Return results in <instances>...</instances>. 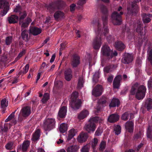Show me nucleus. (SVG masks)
<instances>
[{"mask_svg": "<svg viewBox=\"0 0 152 152\" xmlns=\"http://www.w3.org/2000/svg\"><path fill=\"white\" fill-rule=\"evenodd\" d=\"M108 32V29L106 27H104L102 30L100 25L98 24V29L95 31L97 36L93 42V46L94 49H98L99 48L102 44L101 39L102 38L103 36L104 37H106Z\"/></svg>", "mask_w": 152, "mask_h": 152, "instance_id": "obj_1", "label": "nucleus"}, {"mask_svg": "<svg viewBox=\"0 0 152 152\" xmlns=\"http://www.w3.org/2000/svg\"><path fill=\"white\" fill-rule=\"evenodd\" d=\"M146 88L143 85L135 84L131 90L132 94H135L136 98L139 100L142 99L145 97Z\"/></svg>", "mask_w": 152, "mask_h": 152, "instance_id": "obj_2", "label": "nucleus"}, {"mask_svg": "<svg viewBox=\"0 0 152 152\" xmlns=\"http://www.w3.org/2000/svg\"><path fill=\"white\" fill-rule=\"evenodd\" d=\"M99 121V123H102L103 119H99V117H95L91 118L84 126V129L88 132H93L96 128L95 124Z\"/></svg>", "mask_w": 152, "mask_h": 152, "instance_id": "obj_3", "label": "nucleus"}, {"mask_svg": "<svg viewBox=\"0 0 152 152\" xmlns=\"http://www.w3.org/2000/svg\"><path fill=\"white\" fill-rule=\"evenodd\" d=\"M78 93L73 92L71 94L70 99V106L73 110H77L79 108L82 103L80 100L77 99Z\"/></svg>", "mask_w": 152, "mask_h": 152, "instance_id": "obj_4", "label": "nucleus"}, {"mask_svg": "<svg viewBox=\"0 0 152 152\" xmlns=\"http://www.w3.org/2000/svg\"><path fill=\"white\" fill-rule=\"evenodd\" d=\"M122 7L120 6L118 9V12H120L119 13L115 12L112 14L111 17L112 22L115 25H119L121 24L122 21L121 19V15L123 14L122 11Z\"/></svg>", "mask_w": 152, "mask_h": 152, "instance_id": "obj_5", "label": "nucleus"}, {"mask_svg": "<svg viewBox=\"0 0 152 152\" xmlns=\"http://www.w3.org/2000/svg\"><path fill=\"white\" fill-rule=\"evenodd\" d=\"M117 53L115 50H111L109 47L107 45L103 46L102 48L101 54L103 56H108L111 58L117 55Z\"/></svg>", "mask_w": 152, "mask_h": 152, "instance_id": "obj_6", "label": "nucleus"}, {"mask_svg": "<svg viewBox=\"0 0 152 152\" xmlns=\"http://www.w3.org/2000/svg\"><path fill=\"white\" fill-rule=\"evenodd\" d=\"M55 124L56 121L54 118H48L44 122V129L46 131H49L54 128Z\"/></svg>", "mask_w": 152, "mask_h": 152, "instance_id": "obj_7", "label": "nucleus"}, {"mask_svg": "<svg viewBox=\"0 0 152 152\" xmlns=\"http://www.w3.org/2000/svg\"><path fill=\"white\" fill-rule=\"evenodd\" d=\"M0 8L3 9L2 15L4 16L9 9V3L5 0H0Z\"/></svg>", "mask_w": 152, "mask_h": 152, "instance_id": "obj_8", "label": "nucleus"}, {"mask_svg": "<svg viewBox=\"0 0 152 152\" xmlns=\"http://www.w3.org/2000/svg\"><path fill=\"white\" fill-rule=\"evenodd\" d=\"M127 9L128 13L134 15L138 11L139 8L136 2H132L131 4L128 5Z\"/></svg>", "mask_w": 152, "mask_h": 152, "instance_id": "obj_9", "label": "nucleus"}, {"mask_svg": "<svg viewBox=\"0 0 152 152\" xmlns=\"http://www.w3.org/2000/svg\"><path fill=\"white\" fill-rule=\"evenodd\" d=\"M133 60V56L132 54L126 53L122 59V62L125 64H128L132 62Z\"/></svg>", "mask_w": 152, "mask_h": 152, "instance_id": "obj_10", "label": "nucleus"}, {"mask_svg": "<svg viewBox=\"0 0 152 152\" xmlns=\"http://www.w3.org/2000/svg\"><path fill=\"white\" fill-rule=\"evenodd\" d=\"M31 113V108L29 106L23 107L21 110L20 114L23 117H27Z\"/></svg>", "mask_w": 152, "mask_h": 152, "instance_id": "obj_11", "label": "nucleus"}, {"mask_svg": "<svg viewBox=\"0 0 152 152\" xmlns=\"http://www.w3.org/2000/svg\"><path fill=\"white\" fill-rule=\"evenodd\" d=\"M102 91V88L101 86L98 85L93 89L92 91V94L96 96L101 95Z\"/></svg>", "mask_w": 152, "mask_h": 152, "instance_id": "obj_12", "label": "nucleus"}, {"mask_svg": "<svg viewBox=\"0 0 152 152\" xmlns=\"http://www.w3.org/2000/svg\"><path fill=\"white\" fill-rule=\"evenodd\" d=\"M88 137V134L87 133L82 132L78 136L77 140L79 142L83 143L86 140Z\"/></svg>", "mask_w": 152, "mask_h": 152, "instance_id": "obj_13", "label": "nucleus"}, {"mask_svg": "<svg viewBox=\"0 0 152 152\" xmlns=\"http://www.w3.org/2000/svg\"><path fill=\"white\" fill-rule=\"evenodd\" d=\"M122 79L121 75L117 76L115 78L113 82V86L114 88H118L120 86V83Z\"/></svg>", "mask_w": 152, "mask_h": 152, "instance_id": "obj_14", "label": "nucleus"}, {"mask_svg": "<svg viewBox=\"0 0 152 152\" xmlns=\"http://www.w3.org/2000/svg\"><path fill=\"white\" fill-rule=\"evenodd\" d=\"M64 77L65 79L67 81H70L72 77V75L71 70L68 69L65 70L64 72Z\"/></svg>", "mask_w": 152, "mask_h": 152, "instance_id": "obj_15", "label": "nucleus"}, {"mask_svg": "<svg viewBox=\"0 0 152 152\" xmlns=\"http://www.w3.org/2000/svg\"><path fill=\"white\" fill-rule=\"evenodd\" d=\"M125 127L126 130L129 132H132L134 128L133 123L132 121H127L125 125Z\"/></svg>", "mask_w": 152, "mask_h": 152, "instance_id": "obj_16", "label": "nucleus"}, {"mask_svg": "<svg viewBox=\"0 0 152 152\" xmlns=\"http://www.w3.org/2000/svg\"><path fill=\"white\" fill-rule=\"evenodd\" d=\"M31 21V20L29 18H27L26 21L22 20L20 23V21H19V24L21 25L22 30V31L24 28L27 27L29 23Z\"/></svg>", "mask_w": 152, "mask_h": 152, "instance_id": "obj_17", "label": "nucleus"}, {"mask_svg": "<svg viewBox=\"0 0 152 152\" xmlns=\"http://www.w3.org/2000/svg\"><path fill=\"white\" fill-rule=\"evenodd\" d=\"M77 133L76 130L72 129L68 131V136L67 137V140L69 141L72 139Z\"/></svg>", "mask_w": 152, "mask_h": 152, "instance_id": "obj_18", "label": "nucleus"}, {"mask_svg": "<svg viewBox=\"0 0 152 152\" xmlns=\"http://www.w3.org/2000/svg\"><path fill=\"white\" fill-rule=\"evenodd\" d=\"M66 112V107L65 106L61 107L60 108L58 113V116L61 118H63L65 116Z\"/></svg>", "mask_w": 152, "mask_h": 152, "instance_id": "obj_19", "label": "nucleus"}, {"mask_svg": "<svg viewBox=\"0 0 152 152\" xmlns=\"http://www.w3.org/2000/svg\"><path fill=\"white\" fill-rule=\"evenodd\" d=\"M80 63L79 57L77 55L74 56L72 61V65L74 67L77 66Z\"/></svg>", "mask_w": 152, "mask_h": 152, "instance_id": "obj_20", "label": "nucleus"}, {"mask_svg": "<svg viewBox=\"0 0 152 152\" xmlns=\"http://www.w3.org/2000/svg\"><path fill=\"white\" fill-rule=\"evenodd\" d=\"M8 104V102L5 99H2L1 102V105L2 108L3 113L5 112L6 107H7Z\"/></svg>", "mask_w": 152, "mask_h": 152, "instance_id": "obj_21", "label": "nucleus"}, {"mask_svg": "<svg viewBox=\"0 0 152 152\" xmlns=\"http://www.w3.org/2000/svg\"><path fill=\"white\" fill-rule=\"evenodd\" d=\"M119 118V115L116 114L110 115L108 117V121L111 123H113L117 121Z\"/></svg>", "mask_w": 152, "mask_h": 152, "instance_id": "obj_22", "label": "nucleus"}, {"mask_svg": "<svg viewBox=\"0 0 152 152\" xmlns=\"http://www.w3.org/2000/svg\"><path fill=\"white\" fill-rule=\"evenodd\" d=\"M30 33L34 35H37L40 34L41 30L38 28L32 27L29 30Z\"/></svg>", "mask_w": 152, "mask_h": 152, "instance_id": "obj_23", "label": "nucleus"}, {"mask_svg": "<svg viewBox=\"0 0 152 152\" xmlns=\"http://www.w3.org/2000/svg\"><path fill=\"white\" fill-rule=\"evenodd\" d=\"M89 114L88 111L86 110H83L78 115V118L80 120L86 118Z\"/></svg>", "mask_w": 152, "mask_h": 152, "instance_id": "obj_24", "label": "nucleus"}, {"mask_svg": "<svg viewBox=\"0 0 152 152\" xmlns=\"http://www.w3.org/2000/svg\"><path fill=\"white\" fill-rule=\"evenodd\" d=\"M142 16V20L144 23H148L150 22L151 20L150 18L152 17V15L150 14H144Z\"/></svg>", "mask_w": 152, "mask_h": 152, "instance_id": "obj_25", "label": "nucleus"}, {"mask_svg": "<svg viewBox=\"0 0 152 152\" xmlns=\"http://www.w3.org/2000/svg\"><path fill=\"white\" fill-rule=\"evenodd\" d=\"M115 47L119 50H123L125 48L124 44L120 41H117L115 43Z\"/></svg>", "mask_w": 152, "mask_h": 152, "instance_id": "obj_26", "label": "nucleus"}, {"mask_svg": "<svg viewBox=\"0 0 152 152\" xmlns=\"http://www.w3.org/2000/svg\"><path fill=\"white\" fill-rule=\"evenodd\" d=\"M106 101L105 99H99L98 102V106L97 107V112L100 110L101 107L104 106L106 105Z\"/></svg>", "mask_w": 152, "mask_h": 152, "instance_id": "obj_27", "label": "nucleus"}, {"mask_svg": "<svg viewBox=\"0 0 152 152\" xmlns=\"http://www.w3.org/2000/svg\"><path fill=\"white\" fill-rule=\"evenodd\" d=\"M30 145V142L28 141L24 142L22 145L20 146V149L23 152L26 151Z\"/></svg>", "mask_w": 152, "mask_h": 152, "instance_id": "obj_28", "label": "nucleus"}, {"mask_svg": "<svg viewBox=\"0 0 152 152\" xmlns=\"http://www.w3.org/2000/svg\"><path fill=\"white\" fill-rule=\"evenodd\" d=\"M59 128L60 132H61L64 133L67 131L68 128V126L67 124L66 123H62L60 124Z\"/></svg>", "mask_w": 152, "mask_h": 152, "instance_id": "obj_29", "label": "nucleus"}, {"mask_svg": "<svg viewBox=\"0 0 152 152\" xmlns=\"http://www.w3.org/2000/svg\"><path fill=\"white\" fill-rule=\"evenodd\" d=\"M120 104V102L119 100L115 98H113L110 104V107H114L116 106H118Z\"/></svg>", "mask_w": 152, "mask_h": 152, "instance_id": "obj_30", "label": "nucleus"}, {"mask_svg": "<svg viewBox=\"0 0 152 152\" xmlns=\"http://www.w3.org/2000/svg\"><path fill=\"white\" fill-rule=\"evenodd\" d=\"M64 16V13L59 11L56 12L54 15L55 19L56 20L61 19Z\"/></svg>", "mask_w": 152, "mask_h": 152, "instance_id": "obj_31", "label": "nucleus"}, {"mask_svg": "<svg viewBox=\"0 0 152 152\" xmlns=\"http://www.w3.org/2000/svg\"><path fill=\"white\" fill-rule=\"evenodd\" d=\"M78 149V147L76 145L70 146L66 149L67 152H75Z\"/></svg>", "mask_w": 152, "mask_h": 152, "instance_id": "obj_32", "label": "nucleus"}, {"mask_svg": "<svg viewBox=\"0 0 152 152\" xmlns=\"http://www.w3.org/2000/svg\"><path fill=\"white\" fill-rule=\"evenodd\" d=\"M18 19V17L15 15H12L8 19L10 23H15L17 22Z\"/></svg>", "mask_w": 152, "mask_h": 152, "instance_id": "obj_33", "label": "nucleus"}, {"mask_svg": "<svg viewBox=\"0 0 152 152\" xmlns=\"http://www.w3.org/2000/svg\"><path fill=\"white\" fill-rule=\"evenodd\" d=\"M40 130L37 129L36 131L33 134V137L32 138V140L33 141H35L38 140L40 136Z\"/></svg>", "mask_w": 152, "mask_h": 152, "instance_id": "obj_34", "label": "nucleus"}, {"mask_svg": "<svg viewBox=\"0 0 152 152\" xmlns=\"http://www.w3.org/2000/svg\"><path fill=\"white\" fill-rule=\"evenodd\" d=\"M145 104L147 106L148 110L152 108V99L149 98L147 99L145 102Z\"/></svg>", "mask_w": 152, "mask_h": 152, "instance_id": "obj_35", "label": "nucleus"}, {"mask_svg": "<svg viewBox=\"0 0 152 152\" xmlns=\"http://www.w3.org/2000/svg\"><path fill=\"white\" fill-rule=\"evenodd\" d=\"M21 36L23 40L26 41L28 39V34L27 30H24L21 33Z\"/></svg>", "mask_w": 152, "mask_h": 152, "instance_id": "obj_36", "label": "nucleus"}, {"mask_svg": "<svg viewBox=\"0 0 152 152\" xmlns=\"http://www.w3.org/2000/svg\"><path fill=\"white\" fill-rule=\"evenodd\" d=\"M147 136L148 138L152 141V127L149 126L147 129Z\"/></svg>", "mask_w": 152, "mask_h": 152, "instance_id": "obj_37", "label": "nucleus"}, {"mask_svg": "<svg viewBox=\"0 0 152 152\" xmlns=\"http://www.w3.org/2000/svg\"><path fill=\"white\" fill-rule=\"evenodd\" d=\"M136 31L138 33L142 35L143 34V26L140 24H139L136 29Z\"/></svg>", "mask_w": 152, "mask_h": 152, "instance_id": "obj_38", "label": "nucleus"}, {"mask_svg": "<svg viewBox=\"0 0 152 152\" xmlns=\"http://www.w3.org/2000/svg\"><path fill=\"white\" fill-rule=\"evenodd\" d=\"M27 14L25 11L20 12V18L19 21H20V23L22 20H23L26 17Z\"/></svg>", "mask_w": 152, "mask_h": 152, "instance_id": "obj_39", "label": "nucleus"}, {"mask_svg": "<svg viewBox=\"0 0 152 152\" xmlns=\"http://www.w3.org/2000/svg\"><path fill=\"white\" fill-rule=\"evenodd\" d=\"M148 59L152 65V48H149L148 51Z\"/></svg>", "mask_w": 152, "mask_h": 152, "instance_id": "obj_40", "label": "nucleus"}, {"mask_svg": "<svg viewBox=\"0 0 152 152\" xmlns=\"http://www.w3.org/2000/svg\"><path fill=\"white\" fill-rule=\"evenodd\" d=\"M49 99V94L48 93H45L44 94L43 98L41 100V101L43 103H45Z\"/></svg>", "mask_w": 152, "mask_h": 152, "instance_id": "obj_41", "label": "nucleus"}, {"mask_svg": "<svg viewBox=\"0 0 152 152\" xmlns=\"http://www.w3.org/2000/svg\"><path fill=\"white\" fill-rule=\"evenodd\" d=\"M83 77L80 78L78 80L77 84V88H81L83 87Z\"/></svg>", "mask_w": 152, "mask_h": 152, "instance_id": "obj_42", "label": "nucleus"}, {"mask_svg": "<svg viewBox=\"0 0 152 152\" xmlns=\"http://www.w3.org/2000/svg\"><path fill=\"white\" fill-rule=\"evenodd\" d=\"M121 127L119 125H117L115 126L114 128V131L116 134L118 135L121 132Z\"/></svg>", "mask_w": 152, "mask_h": 152, "instance_id": "obj_43", "label": "nucleus"}, {"mask_svg": "<svg viewBox=\"0 0 152 152\" xmlns=\"http://www.w3.org/2000/svg\"><path fill=\"white\" fill-rule=\"evenodd\" d=\"M90 146L88 145L84 146L81 149V152H89Z\"/></svg>", "mask_w": 152, "mask_h": 152, "instance_id": "obj_44", "label": "nucleus"}, {"mask_svg": "<svg viewBox=\"0 0 152 152\" xmlns=\"http://www.w3.org/2000/svg\"><path fill=\"white\" fill-rule=\"evenodd\" d=\"M98 142V140L96 138H94L91 143L92 147L93 149H94L95 147L97 145Z\"/></svg>", "mask_w": 152, "mask_h": 152, "instance_id": "obj_45", "label": "nucleus"}, {"mask_svg": "<svg viewBox=\"0 0 152 152\" xmlns=\"http://www.w3.org/2000/svg\"><path fill=\"white\" fill-rule=\"evenodd\" d=\"M129 117V114L128 112H126L122 115L121 118L124 120L126 121L128 119Z\"/></svg>", "mask_w": 152, "mask_h": 152, "instance_id": "obj_46", "label": "nucleus"}, {"mask_svg": "<svg viewBox=\"0 0 152 152\" xmlns=\"http://www.w3.org/2000/svg\"><path fill=\"white\" fill-rule=\"evenodd\" d=\"M13 143L10 142L8 143L5 145L6 148L8 150H11L12 148Z\"/></svg>", "mask_w": 152, "mask_h": 152, "instance_id": "obj_47", "label": "nucleus"}, {"mask_svg": "<svg viewBox=\"0 0 152 152\" xmlns=\"http://www.w3.org/2000/svg\"><path fill=\"white\" fill-rule=\"evenodd\" d=\"M106 142L104 141H102L100 144L99 150L101 151H103L104 149L106 146Z\"/></svg>", "mask_w": 152, "mask_h": 152, "instance_id": "obj_48", "label": "nucleus"}, {"mask_svg": "<svg viewBox=\"0 0 152 152\" xmlns=\"http://www.w3.org/2000/svg\"><path fill=\"white\" fill-rule=\"evenodd\" d=\"M102 132V128L100 127H99L97 129L96 131L95 135L99 136L101 135V134Z\"/></svg>", "mask_w": 152, "mask_h": 152, "instance_id": "obj_49", "label": "nucleus"}, {"mask_svg": "<svg viewBox=\"0 0 152 152\" xmlns=\"http://www.w3.org/2000/svg\"><path fill=\"white\" fill-rule=\"evenodd\" d=\"M16 110H15L14 112L12 113L5 120V122H7L10 120L12 119V118H13L14 117L15 113Z\"/></svg>", "mask_w": 152, "mask_h": 152, "instance_id": "obj_50", "label": "nucleus"}, {"mask_svg": "<svg viewBox=\"0 0 152 152\" xmlns=\"http://www.w3.org/2000/svg\"><path fill=\"white\" fill-rule=\"evenodd\" d=\"M12 41V37H7L6 39V43L7 45L10 44Z\"/></svg>", "mask_w": 152, "mask_h": 152, "instance_id": "obj_51", "label": "nucleus"}, {"mask_svg": "<svg viewBox=\"0 0 152 152\" xmlns=\"http://www.w3.org/2000/svg\"><path fill=\"white\" fill-rule=\"evenodd\" d=\"M29 68V65L28 64H27L25 67L23 68V73L24 74H26L28 71Z\"/></svg>", "mask_w": 152, "mask_h": 152, "instance_id": "obj_52", "label": "nucleus"}, {"mask_svg": "<svg viewBox=\"0 0 152 152\" xmlns=\"http://www.w3.org/2000/svg\"><path fill=\"white\" fill-rule=\"evenodd\" d=\"M47 10L51 12H53L54 9L53 7L51 5H49L47 7Z\"/></svg>", "mask_w": 152, "mask_h": 152, "instance_id": "obj_53", "label": "nucleus"}, {"mask_svg": "<svg viewBox=\"0 0 152 152\" xmlns=\"http://www.w3.org/2000/svg\"><path fill=\"white\" fill-rule=\"evenodd\" d=\"M99 73L98 72H96L93 76V80L94 79H97L99 77Z\"/></svg>", "mask_w": 152, "mask_h": 152, "instance_id": "obj_54", "label": "nucleus"}, {"mask_svg": "<svg viewBox=\"0 0 152 152\" xmlns=\"http://www.w3.org/2000/svg\"><path fill=\"white\" fill-rule=\"evenodd\" d=\"M142 136V135L141 134V133L139 132L134 136V140H136L139 139Z\"/></svg>", "mask_w": 152, "mask_h": 152, "instance_id": "obj_55", "label": "nucleus"}, {"mask_svg": "<svg viewBox=\"0 0 152 152\" xmlns=\"http://www.w3.org/2000/svg\"><path fill=\"white\" fill-rule=\"evenodd\" d=\"M21 10V7L20 6L18 5L16 6V7L14 9V12H20Z\"/></svg>", "mask_w": 152, "mask_h": 152, "instance_id": "obj_56", "label": "nucleus"}, {"mask_svg": "<svg viewBox=\"0 0 152 152\" xmlns=\"http://www.w3.org/2000/svg\"><path fill=\"white\" fill-rule=\"evenodd\" d=\"M76 5L75 4H73L70 6V10L71 12L73 11L75 8Z\"/></svg>", "mask_w": 152, "mask_h": 152, "instance_id": "obj_57", "label": "nucleus"}, {"mask_svg": "<svg viewBox=\"0 0 152 152\" xmlns=\"http://www.w3.org/2000/svg\"><path fill=\"white\" fill-rule=\"evenodd\" d=\"M25 52L26 51L25 50H23L19 54L18 56V58H20L23 55L25 54Z\"/></svg>", "mask_w": 152, "mask_h": 152, "instance_id": "obj_58", "label": "nucleus"}, {"mask_svg": "<svg viewBox=\"0 0 152 152\" xmlns=\"http://www.w3.org/2000/svg\"><path fill=\"white\" fill-rule=\"evenodd\" d=\"M104 71L105 72H109L110 71V67L107 66L105 67L104 69Z\"/></svg>", "mask_w": 152, "mask_h": 152, "instance_id": "obj_59", "label": "nucleus"}, {"mask_svg": "<svg viewBox=\"0 0 152 152\" xmlns=\"http://www.w3.org/2000/svg\"><path fill=\"white\" fill-rule=\"evenodd\" d=\"M107 19V17L106 15H105L102 18V20L103 22V24L104 25H105V24L106 23Z\"/></svg>", "mask_w": 152, "mask_h": 152, "instance_id": "obj_60", "label": "nucleus"}, {"mask_svg": "<svg viewBox=\"0 0 152 152\" xmlns=\"http://www.w3.org/2000/svg\"><path fill=\"white\" fill-rule=\"evenodd\" d=\"M86 0H80L78 2V4L80 5H82L86 3Z\"/></svg>", "mask_w": 152, "mask_h": 152, "instance_id": "obj_61", "label": "nucleus"}, {"mask_svg": "<svg viewBox=\"0 0 152 152\" xmlns=\"http://www.w3.org/2000/svg\"><path fill=\"white\" fill-rule=\"evenodd\" d=\"M113 77L112 75L109 76L107 79V81L108 82L111 83L113 81Z\"/></svg>", "mask_w": 152, "mask_h": 152, "instance_id": "obj_62", "label": "nucleus"}, {"mask_svg": "<svg viewBox=\"0 0 152 152\" xmlns=\"http://www.w3.org/2000/svg\"><path fill=\"white\" fill-rule=\"evenodd\" d=\"M148 87L149 88H150L152 87V81L151 80H150L148 81Z\"/></svg>", "mask_w": 152, "mask_h": 152, "instance_id": "obj_63", "label": "nucleus"}, {"mask_svg": "<svg viewBox=\"0 0 152 152\" xmlns=\"http://www.w3.org/2000/svg\"><path fill=\"white\" fill-rule=\"evenodd\" d=\"M55 55L54 54H53L51 58L50 61V63H52L53 62L55 59Z\"/></svg>", "mask_w": 152, "mask_h": 152, "instance_id": "obj_64", "label": "nucleus"}]
</instances>
